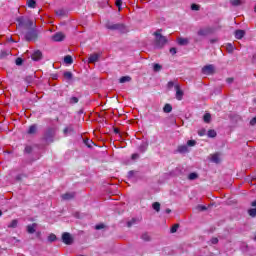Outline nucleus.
Wrapping results in <instances>:
<instances>
[{
    "label": "nucleus",
    "instance_id": "f257e3e1",
    "mask_svg": "<svg viewBox=\"0 0 256 256\" xmlns=\"http://www.w3.org/2000/svg\"><path fill=\"white\" fill-rule=\"evenodd\" d=\"M154 36H155V47L157 49H163V47L167 45V41H168L167 37L161 34V29L154 32Z\"/></svg>",
    "mask_w": 256,
    "mask_h": 256
},
{
    "label": "nucleus",
    "instance_id": "f03ea898",
    "mask_svg": "<svg viewBox=\"0 0 256 256\" xmlns=\"http://www.w3.org/2000/svg\"><path fill=\"white\" fill-rule=\"evenodd\" d=\"M106 29H109L110 31H118L119 33H127L129 30H127V26L123 23H113V22H107L105 24Z\"/></svg>",
    "mask_w": 256,
    "mask_h": 256
},
{
    "label": "nucleus",
    "instance_id": "7ed1b4c3",
    "mask_svg": "<svg viewBox=\"0 0 256 256\" xmlns=\"http://www.w3.org/2000/svg\"><path fill=\"white\" fill-rule=\"evenodd\" d=\"M211 33H213V29L211 27L200 28L197 31V37L194 38L195 43L201 42L206 37H209V35H211Z\"/></svg>",
    "mask_w": 256,
    "mask_h": 256
},
{
    "label": "nucleus",
    "instance_id": "20e7f679",
    "mask_svg": "<svg viewBox=\"0 0 256 256\" xmlns=\"http://www.w3.org/2000/svg\"><path fill=\"white\" fill-rule=\"evenodd\" d=\"M39 37V30L32 28L25 34L26 41H37Z\"/></svg>",
    "mask_w": 256,
    "mask_h": 256
},
{
    "label": "nucleus",
    "instance_id": "39448f33",
    "mask_svg": "<svg viewBox=\"0 0 256 256\" xmlns=\"http://www.w3.org/2000/svg\"><path fill=\"white\" fill-rule=\"evenodd\" d=\"M55 137V129L48 128L46 132L44 133V140L47 143H53V138Z\"/></svg>",
    "mask_w": 256,
    "mask_h": 256
},
{
    "label": "nucleus",
    "instance_id": "423d86ee",
    "mask_svg": "<svg viewBox=\"0 0 256 256\" xmlns=\"http://www.w3.org/2000/svg\"><path fill=\"white\" fill-rule=\"evenodd\" d=\"M62 241L65 245H73V236L69 232H64L62 234Z\"/></svg>",
    "mask_w": 256,
    "mask_h": 256
},
{
    "label": "nucleus",
    "instance_id": "0eeeda50",
    "mask_svg": "<svg viewBox=\"0 0 256 256\" xmlns=\"http://www.w3.org/2000/svg\"><path fill=\"white\" fill-rule=\"evenodd\" d=\"M203 75H213L215 73V66L209 64L202 68Z\"/></svg>",
    "mask_w": 256,
    "mask_h": 256
},
{
    "label": "nucleus",
    "instance_id": "6e6552de",
    "mask_svg": "<svg viewBox=\"0 0 256 256\" xmlns=\"http://www.w3.org/2000/svg\"><path fill=\"white\" fill-rule=\"evenodd\" d=\"M174 89L176 91V99L178 101H182L184 93H183V90H181V86H179V84H176L174 86Z\"/></svg>",
    "mask_w": 256,
    "mask_h": 256
},
{
    "label": "nucleus",
    "instance_id": "1a4fd4ad",
    "mask_svg": "<svg viewBox=\"0 0 256 256\" xmlns=\"http://www.w3.org/2000/svg\"><path fill=\"white\" fill-rule=\"evenodd\" d=\"M32 61H41L43 59V53L41 50H36L34 53L31 55Z\"/></svg>",
    "mask_w": 256,
    "mask_h": 256
},
{
    "label": "nucleus",
    "instance_id": "9d476101",
    "mask_svg": "<svg viewBox=\"0 0 256 256\" xmlns=\"http://www.w3.org/2000/svg\"><path fill=\"white\" fill-rule=\"evenodd\" d=\"M63 133L65 136L73 135L75 133V127L72 124H70L66 128H64Z\"/></svg>",
    "mask_w": 256,
    "mask_h": 256
},
{
    "label": "nucleus",
    "instance_id": "9b49d317",
    "mask_svg": "<svg viewBox=\"0 0 256 256\" xmlns=\"http://www.w3.org/2000/svg\"><path fill=\"white\" fill-rule=\"evenodd\" d=\"M61 198L63 199V201H71V199L75 198V193L67 192L65 194H62Z\"/></svg>",
    "mask_w": 256,
    "mask_h": 256
},
{
    "label": "nucleus",
    "instance_id": "f8f14e48",
    "mask_svg": "<svg viewBox=\"0 0 256 256\" xmlns=\"http://www.w3.org/2000/svg\"><path fill=\"white\" fill-rule=\"evenodd\" d=\"M147 149H149V142L147 141H143L140 146L138 147V151L140 153H145V151H147Z\"/></svg>",
    "mask_w": 256,
    "mask_h": 256
},
{
    "label": "nucleus",
    "instance_id": "ddd939ff",
    "mask_svg": "<svg viewBox=\"0 0 256 256\" xmlns=\"http://www.w3.org/2000/svg\"><path fill=\"white\" fill-rule=\"evenodd\" d=\"M52 39L56 42L63 41V39H65V34L62 32H57L52 36Z\"/></svg>",
    "mask_w": 256,
    "mask_h": 256
},
{
    "label": "nucleus",
    "instance_id": "4468645a",
    "mask_svg": "<svg viewBox=\"0 0 256 256\" xmlns=\"http://www.w3.org/2000/svg\"><path fill=\"white\" fill-rule=\"evenodd\" d=\"M24 27L26 29H34L35 28V23L33 22V20L27 18V19H25Z\"/></svg>",
    "mask_w": 256,
    "mask_h": 256
},
{
    "label": "nucleus",
    "instance_id": "2eb2a0df",
    "mask_svg": "<svg viewBox=\"0 0 256 256\" xmlns=\"http://www.w3.org/2000/svg\"><path fill=\"white\" fill-rule=\"evenodd\" d=\"M35 229H37V223H33V224H30L27 226V232L30 234V235H33V233H35Z\"/></svg>",
    "mask_w": 256,
    "mask_h": 256
},
{
    "label": "nucleus",
    "instance_id": "dca6fc26",
    "mask_svg": "<svg viewBox=\"0 0 256 256\" xmlns=\"http://www.w3.org/2000/svg\"><path fill=\"white\" fill-rule=\"evenodd\" d=\"M99 61V54H91L88 58V63H97Z\"/></svg>",
    "mask_w": 256,
    "mask_h": 256
},
{
    "label": "nucleus",
    "instance_id": "f3484780",
    "mask_svg": "<svg viewBox=\"0 0 256 256\" xmlns=\"http://www.w3.org/2000/svg\"><path fill=\"white\" fill-rule=\"evenodd\" d=\"M28 135H35L37 134V124H33L29 127L27 131Z\"/></svg>",
    "mask_w": 256,
    "mask_h": 256
},
{
    "label": "nucleus",
    "instance_id": "a211bd4d",
    "mask_svg": "<svg viewBox=\"0 0 256 256\" xmlns=\"http://www.w3.org/2000/svg\"><path fill=\"white\" fill-rule=\"evenodd\" d=\"M243 3H245V0H230L232 7H239L240 5H243Z\"/></svg>",
    "mask_w": 256,
    "mask_h": 256
},
{
    "label": "nucleus",
    "instance_id": "6ab92c4d",
    "mask_svg": "<svg viewBox=\"0 0 256 256\" xmlns=\"http://www.w3.org/2000/svg\"><path fill=\"white\" fill-rule=\"evenodd\" d=\"M235 37L236 39H242L245 37V31L244 30H236L235 31Z\"/></svg>",
    "mask_w": 256,
    "mask_h": 256
},
{
    "label": "nucleus",
    "instance_id": "aec40b11",
    "mask_svg": "<svg viewBox=\"0 0 256 256\" xmlns=\"http://www.w3.org/2000/svg\"><path fill=\"white\" fill-rule=\"evenodd\" d=\"M178 153H189V148L187 145L179 146L177 149Z\"/></svg>",
    "mask_w": 256,
    "mask_h": 256
},
{
    "label": "nucleus",
    "instance_id": "412c9836",
    "mask_svg": "<svg viewBox=\"0 0 256 256\" xmlns=\"http://www.w3.org/2000/svg\"><path fill=\"white\" fill-rule=\"evenodd\" d=\"M178 45H189V39L187 38H178Z\"/></svg>",
    "mask_w": 256,
    "mask_h": 256
},
{
    "label": "nucleus",
    "instance_id": "4be33fe9",
    "mask_svg": "<svg viewBox=\"0 0 256 256\" xmlns=\"http://www.w3.org/2000/svg\"><path fill=\"white\" fill-rule=\"evenodd\" d=\"M163 111L164 113H171L173 111V106H171V104H165Z\"/></svg>",
    "mask_w": 256,
    "mask_h": 256
},
{
    "label": "nucleus",
    "instance_id": "5701e85b",
    "mask_svg": "<svg viewBox=\"0 0 256 256\" xmlns=\"http://www.w3.org/2000/svg\"><path fill=\"white\" fill-rule=\"evenodd\" d=\"M64 63H66V65H72L73 63V57H71V55H67L64 57Z\"/></svg>",
    "mask_w": 256,
    "mask_h": 256
},
{
    "label": "nucleus",
    "instance_id": "b1692460",
    "mask_svg": "<svg viewBox=\"0 0 256 256\" xmlns=\"http://www.w3.org/2000/svg\"><path fill=\"white\" fill-rule=\"evenodd\" d=\"M189 181H195V179H199V174L192 172L188 175Z\"/></svg>",
    "mask_w": 256,
    "mask_h": 256
},
{
    "label": "nucleus",
    "instance_id": "393cba45",
    "mask_svg": "<svg viewBox=\"0 0 256 256\" xmlns=\"http://www.w3.org/2000/svg\"><path fill=\"white\" fill-rule=\"evenodd\" d=\"M56 15L57 17H65V15H67V11H65L64 9H58L56 10Z\"/></svg>",
    "mask_w": 256,
    "mask_h": 256
},
{
    "label": "nucleus",
    "instance_id": "a878e982",
    "mask_svg": "<svg viewBox=\"0 0 256 256\" xmlns=\"http://www.w3.org/2000/svg\"><path fill=\"white\" fill-rule=\"evenodd\" d=\"M152 207H153L154 211H156L157 213H159V211H161V204L159 202H154L152 204Z\"/></svg>",
    "mask_w": 256,
    "mask_h": 256
},
{
    "label": "nucleus",
    "instance_id": "bb28decb",
    "mask_svg": "<svg viewBox=\"0 0 256 256\" xmlns=\"http://www.w3.org/2000/svg\"><path fill=\"white\" fill-rule=\"evenodd\" d=\"M131 81V76H123L119 79V83H129Z\"/></svg>",
    "mask_w": 256,
    "mask_h": 256
},
{
    "label": "nucleus",
    "instance_id": "cd10ccee",
    "mask_svg": "<svg viewBox=\"0 0 256 256\" xmlns=\"http://www.w3.org/2000/svg\"><path fill=\"white\" fill-rule=\"evenodd\" d=\"M27 5L28 7H30L31 9H35V7H37V2L35 0H28L27 1Z\"/></svg>",
    "mask_w": 256,
    "mask_h": 256
},
{
    "label": "nucleus",
    "instance_id": "c85d7f7f",
    "mask_svg": "<svg viewBox=\"0 0 256 256\" xmlns=\"http://www.w3.org/2000/svg\"><path fill=\"white\" fill-rule=\"evenodd\" d=\"M63 76H64L65 79H67L68 81H71V79H73V73H71L70 71L64 72Z\"/></svg>",
    "mask_w": 256,
    "mask_h": 256
},
{
    "label": "nucleus",
    "instance_id": "c756f323",
    "mask_svg": "<svg viewBox=\"0 0 256 256\" xmlns=\"http://www.w3.org/2000/svg\"><path fill=\"white\" fill-rule=\"evenodd\" d=\"M18 27H25V18H17Z\"/></svg>",
    "mask_w": 256,
    "mask_h": 256
},
{
    "label": "nucleus",
    "instance_id": "7c9ffc66",
    "mask_svg": "<svg viewBox=\"0 0 256 256\" xmlns=\"http://www.w3.org/2000/svg\"><path fill=\"white\" fill-rule=\"evenodd\" d=\"M211 161H212L213 163H219V162H220L219 154H213V155L211 156Z\"/></svg>",
    "mask_w": 256,
    "mask_h": 256
},
{
    "label": "nucleus",
    "instance_id": "2f4dec72",
    "mask_svg": "<svg viewBox=\"0 0 256 256\" xmlns=\"http://www.w3.org/2000/svg\"><path fill=\"white\" fill-rule=\"evenodd\" d=\"M205 123H211V114L206 113L203 117Z\"/></svg>",
    "mask_w": 256,
    "mask_h": 256
},
{
    "label": "nucleus",
    "instance_id": "473e14b6",
    "mask_svg": "<svg viewBox=\"0 0 256 256\" xmlns=\"http://www.w3.org/2000/svg\"><path fill=\"white\" fill-rule=\"evenodd\" d=\"M161 69H163V66H161L160 64L153 65V70L155 71V73H159V71H161Z\"/></svg>",
    "mask_w": 256,
    "mask_h": 256
},
{
    "label": "nucleus",
    "instance_id": "72a5a7b5",
    "mask_svg": "<svg viewBox=\"0 0 256 256\" xmlns=\"http://www.w3.org/2000/svg\"><path fill=\"white\" fill-rule=\"evenodd\" d=\"M141 239H142L143 241H151V236H149L148 233H143V234L141 235Z\"/></svg>",
    "mask_w": 256,
    "mask_h": 256
},
{
    "label": "nucleus",
    "instance_id": "f704fd0d",
    "mask_svg": "<svg viewBox=\"0 0 256 256\" xmlns=\"http://www.w3.org/2000/svg\"><path fill=\"white\" fill-rule=\"evenodd\" d=\"M18 221L16 219L12 220L11 223L8 225L10 229H15L17 227Z\"/></svg>",
    "mask_w": 256,
    "mask_h": 256
},
{
    "label": "nucleus",
    "instance_id": "c9c22d12",
    "mask_svg": "<svg viewBox=\"0 0 256 256\" xmlns=\"http://www.w3.org/2000/svg\"><path fill=\"white\" fill-rule=\"evenodd\" d=\"M207 135L208 137L214 138L217 137V132L215 130H209Z\"/></svg>",
    "mask_w": 256,
    "mask_h": 256
},
{
    "label": "nucleus",
    "instance_id": "e433bc0d",
    "mask_svg": "<svg viewBox=\"0 0 256 256\" xmlns=\"http://www.w3.org/2000/svg\"><path fill=\"white\" fill-rule=\"evenodd\" d=\"M226 49H227L228 53H233V51L235 50V48L233 47V44H231V43L227 44Z\"/></svg>",
    "mask_w": 256,
    "mask_h": 256
},
{
    "label": "nucleus",
    "instance_id": "4c0bfd02",
    "mask_svg": "<svg viewBox=\"0 0 256 256\" xmlns=\"http://www.w3.org/2000/svg\"><path fill=\"white\" fill-rule=\"evenodd\" d=\"M48 241H50V243H53L54 241H57V236L55 234H50L48 236Z\"/></svg>",
    "mask_w": 256,
    "mask_h": 256
},
{
    "label": "nucleus",
    "instance_id": "58836bf2",
    "mask_svg": "<svg viewBox=\"0 0 256 256\" xmlns=\"http://www.w3.org/2000/svg\"><path fill=\"white\" fill-rule=\"evenodd\" d=\"M179 229V224H174L171 229L170 233H177V230Z\"/></svg>",
    "mask_w": 256,
    "mask_h": 256
},
{
    "label": "nucleus",
    "instance_id": "ea45409f",
    "mask_svg": "<svg viewBox=\"0 0 256 256\" xmlns=\"http://www.w3.org/2000/svg\"><path fill=\"white\" fill-rule=\"evenodd\" d=\"M137 223V220L135 218H132L130 221L127 222V227H133Z\"/></svg>",
    "mask_w": 256,
    "mask_h": 256
},
{
    "label": "nucleus",
    "instance_id": "a19ab883",
    "mask_svg": "<svg viewBox=\"0 0 256 256\" xmlns=\"http://www.w3.org/2000/svg\"><path fill=\"white\" fill-rule=\"evenodd\" d=\"M24 153L31 154L33 153V147L32 146H26L24 149Z\"/></svg>",
    "mask_w": 256,
    "mask_h": 256
},
{
    "label": "nucleus",
    "instance_id": "79ce46f5",
    "mask_svg": "<svg viewBox=\"0 0 256 256\" xmlns=\"http://www.w3.org/2000/svg\"><path fill=\"white\" fill-rule=\"evenodd\" d=\"M191 9L192 11H199V9H201V6L199 4H192Z\"/></svg>",
    "mask_w": 256,
    "mask_h": 256
},
{
    "label": "nucleus",
    "instance_id": "37998d69",
    "mask_svg": "<svg viewBox=\"0 0 256 256\" xmlns=\"http://www.w3.org/2000/svg\"><path fill=\"white\" fill-rule=\"evenodd\" d=\"M188 147H195L197 145V142L195 140H189L187 142Z\"/></svg>",
    "mask_w": 256,
    "mask_h": 256
},
{
    "label": "nucleus",
    "instance_id": "c03bdc74",
    "mask_svg": "<svg viewBox=\"0 0 256 256\" xmlns=\"http://www.w3.org/2000/svg\"><path fill=\"white\" fill-rule=\"evenodd\" d=\"M9 55V52H7V51H2L1 53H0V59H5V57H7Z\"/></svg>",
    "mask_w": 256,
    "mask_h": 256
},
{
    "label": "nucleus",
    "instance_id": "a18cd8bd",
    "mask_svg": "<svg viewBox=\"0 0 256 256\" xmlns=\"http://www.w3.org/2000/svg\"><path fill=\"white\" fill-rule=\"evenodd\" d=\"M70 103L73 105V104H75V103H79V98H77V97H71L70 98Z\"/></svg>",
    "mask_w": 256,
    "mask_h": 256
},
{
    "label": "nucleus",
    "instance_id": "49530a36",
    "mask_svg": "<svg viewBox=\"0 0 256 256\" xmlns=\"http://www.w3.org/2000/svg\"><path fill=\"white\" fill-rule=\"evenodd\" d=\"M121 5H123L122 0H116V7H118V11H121Z\"/></svg>",
    "mask_w": 256,
    "mask_h": 256
},
{
    "label": "nucleus",
    "instance_id": "de8ad7c7",
    "mask_svg": "<svg viewBox=\"0 0 256 256\" xmlns=\"http://www.w3.org/2000/svg\"><path fill=\"white\" fill-rule=\"evenodd\" d=\"M25 81H26V83H28V84L33 83V76H27V77L25 78Z\"/></svg>",
    "mask_w": 256,
    "mask_h": 256
},
{
    "label": "nucleus",
    "instance_id": "09e8293b",
    "mask_svg": "<svg viewBox=\"0 0 256 256\" xmlns=\"http://www.w3.org/2000/svg\"><path fill=\"white\" fill-rule=\"evenodd\" d=\"M85 145L89 147V149H91V145H93V141L87 139L84 141Z\"/></svg>",
    "mask_w": 256,
    "mask_h": 256
},
{
    "label": "nucleus",
    "instance_id": "8fccbe9b",
    "mask_svg": "<svg viewBox=\"0 0 256 256\" xmlns=\"http://www.w3.org/2000/svg\"><path fill=\"white\" fill-rule=\"evenodd\" d=\"M96 231H100V229H105V224H98L95 226Z\"/></svg>",
    "mask_w": 256,
    "mask_h": 256
},
{
    "label": "nucleus",
    "instance_id": "3c124183",
    "mask_svg": "<svg viewBox=\"0 0 256 256\" xmlns=\"http://www.w3.org/2000/svg\"><path fill=\"white\" fill-rule=\"evenodd\" d=\"M16 65L21 66L23 65V58H17L15 61Z\"/></svg>",
    "mask_w": 256,
    "mask_h": 256
},
{
    "label": "nucleus",
    "instance_id": "603ef678",
    "mask_svg": "<svg viewBox=\"0 0 256 256\" xmlns=\"http://www.w3.org/2000/svg\"><path fill=\"white\" fill-rule=\"evenodd\" d=\"M168 89H173L175 87V83L173 81L168 82L167 84Z\"/></svg>",
    "mask_w": 256,
    "mask_h": 256
},
{
    "label": "nucleus",
    "instance_id": "864d4df0",
    "mask_svg": "<svg viewBox=\"0 0 256 256\" xmlns=\"http://www.w3.org/2000/svg\"><path fill=\"white\" fill-rule=\"evenodd\" d=\"M256 124V116L250 120L251 127H255Z\"/></svg>",
    "mask_w": 256,
    "mask_h": 256
},
{
    "label": "nucleus",
    "instance_id": "5fc2aeb1",
    "mask_svg": "<svg viewBox=\"0 0 256 256\" xmlns=\"http://www.w3.org/2000/svg\"><path fill=\"white\" fill-rule=\"evenodd\" d=\"M170 53H171V55H176L177 54V48H175V47L170 48Z\"/></svg>",
    "mask_w": 256,
    "mask_h": 256
},
{
    "label": "nucleus",
    "instance_id": "6e6d98bb",
    "mask_svg": "<svg viewBox=\"0 0 256 256\" xmlns=\"http://www.w3.org/2000/svg\"><path fill=\"white\" fill-rule=\"evenodd\" d=\"M211 243H212V245H217L219 243V239L218 238H212Z\"/></svg>",
    "mask_w": 256,
    "mask_h": 256
},
{
    "label": "nucleus",
    "instance_id": "4d7b16f0",
    "mask_svg": "<svg viewBox=\"0 0 256 256\" xmlns=\"http://www.w3.org/2000/svg\"><path fill=\"white\" fill-rule=\"evenodd\" d=\"M197 209H199V211H207V208L203 205H198Z\"/></svg>",
    "mask_w": 256,
    "mask_h": 256
},
{
    "label": "nucleus",
    "instance_id": "13d9d810",
    "mask_svg": "<svg viewBox=\"0 0 256 256\" xmlns=\"http://www.w3.org/2000/svg\"><path fill=\"white\" fill-rule=\"evenodd\" d=\"M133 175H135V171L131 170L128 172V179H132Z\"/></svg>",
    "mask_w": 256,
    "mask_h": 256
},
{
    "label": "nucleus",
    "instance_id": "bf43d9fd",
    "mask_svg": "<svg viewBox=\"0 0 256 256\" xmlns=\"http://www.w3.org/2000/svg\"><path fill=\"white\" fill-rule=\"evenodd\" d=\"M15 179H16L17 181H22V179H23V174L17 175Z\"/></svg>",
    "mask_w": 256,
    "mask_h": 256
},
{
    "label": "nucleus",
    "instance_id": "052dcab7",
    "mask_svg": "<svg viewBox=\"0 0 256 256\" xmlns=\"http://www.w3.org/2000/svg\"><path fill=\"white\" fill-rule=\"evenodd\" d=\"M205 133H206L205 129L200 130V131L198 132V134L200 135V137H203V135H205Z\"/></svg>",
    "mask_w": 256,
    "mask_h": 256
},
{
    "label": "nucleus",
    "instance_id": "680f3d73",
    "mask_svg": "<svg viewBox=\"0 0 256 256\" xmlns=\"http://www.w3.org/2000/svg\"><path fill=\"white\" fill-rule=\"evenodd\" d=\"M132 159L135 160V159H139V154H132Z\"/></svg>",
    "mask_w": 256,
    "mask_h": 256
},
{
    "label": "nucleus",
    "instance_id": "e2e57ef3",
    "mask_svg": "<svg viewBox=\"0 0 256 256\" xmlns=\"http://www.w3.org/2000/svg\"><path fill=\"white\" fill-rule=\"evenodd\" d=\"M217 41H219V39H217V38H212V39H210V43H217Z\"/></svg>",
    "mask_w": 256,
    "mask_h": 256
},
{
    "label": "nucleus",
    "instance_id": "0e129e2a",
    "mask_svg": "<svg viewBox=\"0 0 256 256\" xmlns=\"http://www.w3.org/2000/svg\"><path fill=\"white\" fill-rule=\"evenodd\" d=\"M233 81H234L233 78H227V79H226V83H229V84L233 83Z\"/></svg>",
    "mask_w": 256,
    "mask_h": 256
},
{
    "label": "nucleus",
    "instance_id": "69168bd1",
    "mask_svg": "<svg viewBox=\"0 0 256 256\" xmlns=\"http://www.w3.org/2000/svg\"><path fill=\"white\" fill-rule=\"evenodd\" d=\"M252 63H256V54L252 56Z\"/></svg>",
    "mask_w": 256,
    "mask_h": 256
},
{
    "label": "nucleus",
    "instance_id": "338daca9",
    "mask_svg": "<svg viewBox=\"0 0 256 256\" xmlns=\"http://www.w3.org/2000/svg\"><path fill=\"white\" fill-rule=\"evenodd\" d=\"M114 133L119 134V130L117 128H115Z\"/></svg>",
    "mask_w": 256,
    "mask_h": 256
},
{
    "label": "nucleus",
    "instance_id": "774afa93",
    "mask_svg": "<svg viewBox=\"0 0 256 256\" xmlns=\"http://www.w3.org/2000/svg\"><path fill=\"white\" fill-rule=\"evenodd\" d=\"M166 213H167V214L171 213V209H169V208L166 209Z\"/></svg>",
    "mask_w": 256,
    "mask_h": 256
}]
</instances>
